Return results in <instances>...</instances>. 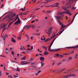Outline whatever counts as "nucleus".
I'll return each mask as SVG.
<instances>
[{
  "instance_id": "79ce46f5",
  "label": "nucleus",
  "mask_w": 78,
  "mask_h": 78,
  "mask_svg": "<svg viewBox=\"0 0 78 78\" xmlns=\"http://www.w3.org/2000/svg\"><path fill=\"white\" fill-rule=\"evenodd\" d=\"M25 7L24 8V9H21V10L22 11H23L24 10H25Z\"/></svg>"
},
{
  "instance_id": "4d7b16f0",
  "label": "nucleus",
  "mask_w": 78,
  "mask_h": 78,
  "mask_svg": "<svg viewBox=\"0 0 78 78\" xmlns=\"http://www.w3.org/2000/svg\"><path fill=\"white\" fill-rule=\"evenodd\" d=\"M20 50H23V48H20Z\"/></svg>"
},
{
  "instance_id": "2eb2a0df",
  "label": "nucleus",
  "mask_w": 78,
  "mask_h": 78,
  "mask_svg": "<svg viewBox=\"0 0 78 78\" xmlns=\"http://www.w3.org/2000/svg\"><path fill=\"white\" fill-rule=\"evenodd\" d=\"M74 52V51L73 50L70 53H68V55H71L72 54H73V53Z\"/></svg>"
},
{
  "instance_id": "dca6fc26",
  "label": "nucleus",
  "mask_w": 78,
  "mask_h": 78,
  "mask_svg": "<svg viewBox=\"0 0 78 78\" xmlns=\"http://www.w3.org/2000/svg\"><path fill=\"white\" fill-rule=\"evenodd\" d=\"M40 59L41 61H43V60H44V58L43 57H41Z\"/></svg>"
},
{
  "instance_id": "aec40b11",
  "label": "nucleus",
  "mask_w": 78,
  "mask_h": 78,
  "mask_svg": "<svg viewBox=\"0 0 78 78\" xmlns=\"http://www.w3.org/2000/svg\"><path fill=\"white\" fill-rule=\"evenodd\" d=\"M53 42H52V43L50 45L49 47V48H51V47L52 45H53Z\"/></svg>"
},
{
  "instance_id": "58836bf2",
  "label": "nucleus",
  "mask_w": 78,
  "mask_h": 78,
  "mask_svg": "<svg viewBox=\"0 0 78 78\" xmlns=\"http://www.w3.org/2000/svg\"><path fill=\"white\" fill-rule=\"evenodd\" d=\"M76 7H73L72 8V9H76Z\"/></svg>"
},
{
  "instance_id": "8fccbe9b",
  "label": "nucleus",
  "mask_w": 78,
  "mask_h": 78,
  "mask_svg": "<svg viewBox=\"0 0 78 78\" xmlns=\"http://www.w3.org/2000/svg\"><path fill=\"white\" fill-rule=\"evenodd\" d=\"M3 27L4 28H5V27H6V24H4L3 26Z\"/></svg>"
},
{
  "instance_id": "6e6552de",
  "label": "nucleus",
  "mask_w": 78,
  "mask_h": 78,
  "mask_svg": "<svg viewBox=\"0 0 78 78\" xmlns=\"http://www.w3.org/2000/svg\"><path fill=\"white\" fill-rule=\"evenodd\" d=\"M30 27H31L30 26H26L24 27L23 29H24L25 28V29H28Z\"/></svg>"
},
{
  "instance_id": "7ed1b4c3",
  "label": "nucleus",
  "mask_w": 78,
  "mask_h": 78,
  "mask_svg": "<svg viewBox=\"0 0 78 78\" xmlns=\"http://www.w3.org/2000/svg\"><path fill=\"white\" fill-rule=\"evenodd\" d=\"M51 48H48V50L49 51H50V52H51L52 51H53V52H54V51H57L61 50V49L60 48L53 49V50H51Z\"/></svg>"
},
{
  "instance_id": "338daca9",
  "label": "nucleus",
  "mask_w": 78,
  "mask_h": 78,
  "mask_svg": "<svg viewBox=\"0 0 78 78\" xmlns=\"http://www.w3.org/2000/svg\"><path fill=\"white\" fill-rule=\"evenodd\" d=\"M65 69H66V68H64L63 69H62V71L63 70H65Z\"/></svg>"
},
{
  "instance_id": "f03ea898",
  "label": "nucleus",
  "mask_w": 78,
  "mask_h": 78,
  "mask_svg": "<svg viewBox=\"0 0 78 78\" xmlns=\"http://www.w3.org/2000/svg\"><path fill=\"white\" fill-rule=\"evenodd\" d=\"M55 17L58 21V23H59V25H62V22L60 21V20H59V19H61V20H62V19H63V16H55Z\"/></svg>"
},
{
  "instance_id": "9b49d317",
  "label": "nucleus",
  "mask_w": 78,
  "mask_h": 78,
  "mask_svg": "<svg viewBox=\"0 0 78 78\" xmlns=\"http://www.w3.org/2000/svg\"><path fill=\"white\" fill-rule=\"evenodd\" d=\"M68 76L69 77H70L71 76H76V75L73 74H72L71 75H69Z\"/></svg>"
},
{
  "instance_id": "f8f14e48",
  "label": "nucleus",
  "mask_w": 78,
  "mask_h": 78,
  "mask_svg": "<svg viewBox=\"0 0 78 78\" xmlns=\"http://www.w3.org/2000/svg\"><path fill=\"white\" fill-rule=\"evenodd\" d=\"M62 9H64V10H67V7L63 6L62 7Z\"/></svg>"
},
{
  "instance_id": "c756f323",
  "label": "nucleus",
  "mask_w": 78,
  "mask_h": 78,
  "mask_svg": "<svg viewBox=\"0 0 78 78\" xmlns=\"http://www.w3.org/2000/svg\"><path fill=\"white\" fill-rule=\"evenodd\" d=\"M56 38H57V37H56L52 41V42H54V41H55V39H56Z\"/></svg>"
},
{
  "instance_id": "4be33fe9",
  "label": "nucleus",
  "mask_w": 78,
  "mask_h": 78,
  "mask_svg": "<svg viewBox=\"0 0 78 78\" xmlns=\"http://www.w3.org/2000/svg\"><path fill=\"white\" fill-rule=\"evenodd\" d=\"M49 40L50 39H49V38L47 39H46L45 41H45V42H48L49 41H50Z\"/></svg>"
},
{
  "instance_id": "393cba45",
  "label": "nucleus",
  "mask_w": 78,
  "mask_h": 78,
  "mask_svg": "<svg viewBox=\"0 0 78 78\" xmlns=\"http://www.w3.org/2000/svg\"><path fill=\"white\" fill-rule=\"evenodd\" d=\"M55 55L57 57H59V54H55Z\"/></svg>"
},
{
  "instance_id": "20e7f679",
  "label": "nucleus",
  "mask_w": 78,
  "mask_h": 78,
  "mask_svg": "<svg viewBox=\"0 0 78 78\" xmlns=\"http://www.w3.org/2000/svg\"><path fill=\"white\" fill-rule=\"evenodd\" d=\"M66 11V12H63L61 13V14H63V13H66L69 15V16H71V15H72V13H70L69 10H67Z\"/></svg>"
},
{
  "instance_id": "0eeeda50",
  "label": "nucleus",
  "mask_w": 78,
  "mask_h": 78,
  "mask_svg": "<svg viewBox=\"0 0 78 78\" xmlns=\"http://www.w3.org/2000/svg\"><path fill=\"white\" fill-rule=\"evenodd\" d=\"M20 22H21L20 20L19 19L15 23V25H16V24H19L20 23Z\"/></svg>"
},
{
  "instance_id": "f3484780",
  "label": "nucleus",
  "mask_w": 78,
  "mask_h": 78,
  "mask_svg": "<svg viewBox=\"0 0 78 78\" xmlns=\"http://www.w3.org/2000/svg\"><path fill=\"white\" fill-rule=\"evenodd\" d=\"M48 52H46V51H44V55H48Z\"/></svg>"
},
{
  "instance_id": "f257e3e1",
  "label": "nucleus",
  "mask_w": 78,
  "mask_h": 78,
  "mask_svg": "<svg viewBox=\"0 0 78 78\" xmlns=\"http://www.w3.org/2000/svg\"><path fill=\"white\" fill-rule=\"evenodd\" d=\"M12 12L9 14V16L7 17V20L9 22H10L12 20H14V17H15L16 16V14L15 13H13L12 15Z\"/></svg>"
},
{
  "instance_id": "4468645a",
  "label": "nucleus",
  "mask_w": 78,
  "mask_h": 78,
  "mask_svg": "<svg viewBox=\"0 0 78 78\" xmlns=\"http://www.w3.org/2000/svg\"><path fill=\"white\" fill-rule=\"evenodd\" d=\"M41 71L38 70L37 73H36L35 75H38V74H39V73H41Z\"/></svg>"
},
{
  "instance_id": "13d9d810",
  "label": "nucleus",
  "mask_w": 78,
  "mask_h": 78,
  "mask_svg": "<svg viewBox=\"0 0 78 78\" xmlns=\"http://www.w3.org/2000/svg\"><path fill=\"white\" fill-rule=\"evenodd\" d=\"M52 29H53V28L51 27L50 29V30L51 31H52Z\"/></svg>"
},
{
  "instance_id": "473e14b6",
  "label": "nucleus",
  "mask_w": 78,
  "mask_h": 78,
  "mask_svg": "<svg viewBox=\"0 0 78 78\" xmlns=\"http://www.w3.org/2000/svg\"><path fill=\"white\" fill-rule=\"evenodd\" d=\"M33 60H34V59L32 58H31L29 60V61H33Z\"/></svg>"
},
{
  "instance_id": "1a4fd4ad",
  "label": "nucleus",
  "mask_w": 78,
  "mask_h": 78,
  "mask_svg": "<svg viewBox=\"0 0 78 78\" xmlns=\"http://www.w3.org/2000/svg\"><path fill=\"white\" fill-rule=\"evenodd\" d=\"M62 30L60 32H59L58 33V34H57L56 36H57V35H60V34H61L63 32V31H64V30H63L62 31Z\"/></svg>"
},
{
  "instance_id": "6e6d98bb",
  "label": "nucleus",
  "mask_w": 78,
  "mask_h": 78,
  "mask_svg": "<svg viewBox=\"0 0 78 78\" xmlns=\"http://www.w3.org/2000/svg\"><path fill=\"white\" fill-rule=\"evenodd\" d=\"M35 22V21H34V20H33V21H31V23H33V22Z\"/></svg>"
},
{
  "instance_id": "de8ad7c7",
  "label": "nucleus",
  "mask_w": 78,
  "mask_h": 78,
  "mask_svg": "<svg viewBox=\"0 0 78 78\" xmlns=\"http://www.w3.org/2000/svg\"><path fill=\"white\" fill-rule=\"evenodd\" d=\"M10 78H13V77H12V76L11 75H10Z\"/></svg>"
},
{
  "instance_id": "3c124183",
  "label": "nucleus",
  "mask_w": 78,
  "mask_h": 78,
  "mask_svg": "<svg viewBox=\"0 0 78 78\" xmlns=\"http://www.w3.org/2000/svg\"><path fill=\"white\" fill-rule=\"evenodd\" d=\"M35 63H36L35 62H33L31 63V65H33V64H35Z\"/></svg>"
},
{
  "instance_id": "bb28decb",
  "label": "nucleus",
  "mask_w": 78,
  "mask_h": 78,
  "mask_svg": "<svg viewBox=\"0 0 78 78\" xmlns=\"http://www.w3.org/2000/svg\"><path fill=\"white\" fill-rule=\"evenodd\" d=\"M12 23V22H11V23H10L9 24V25L8 26V27H9V26H10V25H11V24Z\"/></svg>"
},
{
  "instance_id": "49530a36",
  "label": "nucleus",
  "mask_w": 78,
  "mask_h": 78,
  "mask_svg": "<svg viewBox=\"0 0 78 78\" xmlns=\"http://www.w3.org/2000/svg\"><path fill=\"white\" fill-rule=\"evenodd\" d=\"M5 37H8V35H6V34L5 36Z\"/></svg>"
},
{
  "instance_id": "a878e982",
  "label": "nucleus",
  "mask_w": 78,
  "mask_h": 78,
  "mask_svg": "<svg viewBox=\"0 0 78 78\" xmlns=\"http://www.w3.org/2000/svg\"><path fill=\"white\" fill-rule=\"evenodd\" d=\"M41 66H44V63L43 62H42V61H41Z\"/></svg>"
},
{
  "instance_id": "e2e57ef3",
  "label": "nucleus",
  "mask_w": 78,
  "mask_h": 78,
  "mask_svg": "<svg viewBox=\"0 0 78 78\" xmlns=\"http://www.w3.org/2000/svg\"><path fill=\"white\" fill-rule=\"evenodd\" d=\"M13 48H10V50H12V49Z\"/></svg>"
},
{
  "instance_id": "5701e85b",
  "label": "nucleus",
  "mask_w": 78,
  "mask_h": 78,
  "mask_svg": "<svg viewBox=\"0 0 78 78\" xmlns=\"http://www.w3.org/2000/svg\"><path fill=\"white\" fill-rule=\"evenodd\" d=\"M18 39H19V40H20V39H22V38L21 37V36H20L19 37H17Z\"/></svg>"
},
{
  "instance_id": "4c0bfd02",
  "label": "nucleus",
  "mask_w": 78,
  "mask_h": 78,
  "mask_svg": "<svg viewBox=\"0 0 78 78\" xmlns=\"http://www.w3.org/2000/svg\"><path fill=\"white\" fill-rule=\"evenodd\" d=\"M33 35L34 36H36V35H37V34L36 33H35L33 34Z\"/></svg>"
},
{
  "instance_id": "5fc2aeb1",
  "label": "nucleus",
  "mask_w": 78,
  "mask_h": 78,
  "mask_svg": "<svg viewBox=\"0 0 78 78\" xmlns=\"http://www.w3.org/2000/svg\"><path fill=\"white\" fill-rule=\"evenodd\" d=\"M32 3H35V1L34 2V0H32Z\"/></svg>"
},
{
  "instance_id": "a211bd4d",
  "label": "nucleus",
  "mask_w": 78,
  "mask_h": 78,
  "mask_svg": "<svg viewBox=\"0 0 78 78\" xmlns=\"http://www.w3.org/2000/svg\"><path fill=\"white\" fill-rule=\"evenodd\" d=\"M16 71H17V72H20V69L18 67L17 68V69H16Z\"/></svg>"
},
{
  "instance_id": "bf43d9fd",
  "label": "nucleus",
  "mask_w": 78,
  "mask_h": 78,
  "mask_svg": "<svg viewBox=\"0 0 78 78\" xmlns=\"http://www.w3.org/2000/svg\"><path fill=\"white\" fill-rule=\"evenodd\" d=\"M69 59H72V57H69Z\"/></svg>"
},
{
  "instance_id": "ddd939ff",
  "label": "nucleus",
  "mask_w": 78,
  "mask_h": 78,
  "mask_svg": "<svg viewBox=\"0 0 78 78\" xmlns=\"http://www.w3.org/2000/svg\"><path fill=\"white\" fill-rule=\"evenodd\" d=\"M51 30H49L48 31V34L49 35V36H50V34H51Z\"/></svg>"
},
{
  "instance_id": "0e129e2a",
  "label": "nucleus",
  "mask_w": 78,
  "mask_h": 78,
  "mask_svg": "<svg viewBox=\"0 0 78 78\" xmlns=\"http://www.w3.org/2000/svg\"><path fill=\"white\" fill-rule=\"evenodd\" d=\"M41 41H44V39H43L42 38H41Z\"/></svg>"
},
{
  "instance_id": "9d476101",
  "label": "nucleus",
  "mask_w": 78,
  "mask_h": 78,
  "mask_svg": "<svg viewBox=\"0 0 78 78\" xmlns=\"http://www.w3.org/2000/svg\"><path fill=\"white\" fill-rule=\"evenodd\" d=\"M11 41L12 42H14V43H16V40H15L12 37Z\"/></svg>"
},
{
  "instance_id": "e433bc0d",
  "label": "nucleus",
  "mask_w": 78,
  "mask_h": 78,
  "mask_svg": "<svg viewBox=\"0 0 78 78\" xmlns=\"http://www.w3.org/2000/svg\"><path fill=\"white\" fill-rule=\"evenodd\" d=\"M40 34H41V33L39 32L38 34H37V36H40Z\"/></svg>"
},
{
  "instance_id": "680f3d73",
  "label": "nucleus",
  "mask_w": 78,
  "mask_h": 78,
  "mask_svg": "<svg viewBox=\"0 0 78 78\" xmlns=\"http://www.w3.org/2000/svg\"><path fill=\"white\" fill-rule=\"evenodd\" d=\"M3 5H4V4H3L2 5V6H1V8H2L3 6Z\"/></svg>"
},
{
  "instance_id": "7c9ffc66",
  "label": "nucleus",
  "mask_w": 78,
  "mask_h": 78,
  "mask_svg": "<svg viewBox=\"0 0 78 78\" xmlns=\"http://www.w3.org/2000/svg\"><path fill=\"white\" fill-rule=\"evenodd\" d=\"M3 39L4 40V41H5V39H6V37H5V36H4V37H2Z\"/></svg>"
},
{
  "instance_id": "052dcab7",
  "label": "nucleus",
  "mask_w": 78,
  "mask_h": 78,
  "mask_svg": "<svg viewBox=\"0 0 78 78\" xmlns=\"http://www.w3.org/2000/svg\"><path fill=\"white\" fill-rule=\"evenodd\" d=\"M0 56H2L3 57H6V56H5L2 55H0Z\"/></svg>"
},
{
  "instance_id": "6ab92c4d",
  "label": "nucleus",
  "mask_w": 78,
  "mask_h": 78,
  "mask_svg": "<svg viewBox=\"0 0 78 78\" xmlns=\"http://www.w3.org/2000/svg\"><path fill=\"white\" fill-rule=\"evenodd\" d=\"M26 59V57L25 56H23V58H21V60H25Z\"/></svg>"
},
{
  "instance_id": "37998d69",
  "label": "nucleus",
  "mask_w": 78,
  "mask_h": 78,
  "mask_svg": "<svg viewBox=\"0 0 78 78\" xmlns=\"http://www.w3.org/2000/svg\"><path fill=\"white\" fill-rule=\"evenodd\" d=\"M61 56H63V55H59V56H58L59 58H62Z\"/></svg>"
},
{
  "instance_id": "72a5a7b5",
  "label": "nucleus",
  "mask_w": 78,
  "mask_h": 78,
  "mask_svg": "<svg viewBox=\"0 0 78 78\" xmlns=\"http://www.w3.org/2000/svg\"><path fill=\"white\" fill-rule=\"evenodd\" d=\"M5 30H6V28H4L2 30H3L2 31V33H3V31H4Z\"/></svg>"
},
{
  "instance_id": "39448f33",
  "label": "nucleus",
  "mask_w": 78,
  "mask_h": 78,
  "mask_svg": "<svg viewBox=\"0 0 78 78\" xmlns=\"http://www.w3.org/2000/svg\"><path fill=\"white\" fill-rule=\"evenodd\" d=\"M25 62V61L21 62V65H25V64H29V63H30V62ZM25 62H26V63H25Z\"/></svg>"
},
{
  "instance_id": "c03bdc74",
  "label": "nucleus",
  "mask_w": 78,
  "mask_h": 78,
  "mask_svg": "<svg viewBox=\"0 0 78 78\" xmlns=\"http://www.w3.org/2000/svg\"><path fill=\"white\" fill-rule=\"evenodd\" d=\"M70 2H71L69 0L68 2L67 3V4H70Z\"/></svg>"
},
{
  "instance_id": "774afa93",
  "label": "nucleus",
  "mask_w": 78,
  "mask_h": 78,
  "mask_svg": "<svg viewBox=\"0 0 78 78\" xmlns=\"http://www.w3.org/2000/svg\"><path fill=\"white\" fill-rule=\"evenodd\" d=\"M27 47H30V46L29 45H27Z\"/></svg>"
},
{
  "instance_id": "b1692460",
  "label": "nucleus",
  "mask_w": 78,
  "mask_h": 78,
  "mask_svg": "<svg viewBox=\"0 0 78 78\" xmlns=\"http://www.w3.org/2000/svg\"><path fill=\"white\" fill-rule=\"evenodd\" d=\"M77 56H78V55L76 54L74 58V59H76L77 58Z\"/></svg>"
},
{
  "instance_id": "c85d7f7f",
  "label": "nucleus",
  "mask_w": 78,
  "mask_h": 78,
  "mask_svg": "<svg viewBox=\"0 0 78 78\" xmlns=\"http://www.w3.org/2000/svg\"><path fill=\"white\" fill-rule=\"evenodd\" d=\"M14 78H19V76H16V75H14Z\"/></svg>"
},
{
  "instance_id": "f704fd0d",
  "label": "nucleus",
  "mask_w": 78,
  "mask_h": 78,
  "mask_svg": "<svg viewBox=\"0 0 78 78\" xmlns=\"http://www.w3.org/2000/svg\"><path fill=\"white\" fill-rule=\"evenodd\" d=\"M31 48L30 49L32 50L33 49V46H31Z\"/></svg>"
},
{
  "instance_id": "423d86ee",
  "label": "nucleus",
  "mask_w": 78,
  "mask_h": 78,
  "mask_svg": "<svg viewBox=\"0 0 78 78\" xmlns=\"http://www.w3.org/2000/svg\"><path fill=\"white\" fill-rule=\"evenodd\" d=\"M78 45L76 46L75 47H67L66 48H78Z\"/></svg>"
},
{
  "instance_id": "a19ab883",
  "label": "nucleus",
  "mask_w": 78,
  "mask_h": 78,
  "mask_svg": "<svg viewBox=\"0 0 78 78\" xmlns=\"http://www.w3.org/2000/svg\"><path fill=\"white\" fill-rule=\"evenodd\" d=\"M21 48H23L24 49V50H26V49H25V48H24V47H22V46H21Z\"/></svg>"
},
{
  "instance_id": "412c9836",
  "label": "nucleus",
  "mask_w": 78,
  "mask_h": 78,
  "mask_svg": "<svg viewBox=\"0 0 78 78\" xmlns=\"http://www.w3.org/2000/svg\"><path fill=\"white\" fill-rule=\"evenodd\" d=\"M59 5V4L58 3H56L54 6H57L58 7V5Z\"/></svg>"
},
{
  "instance_id": "864d4df0",
  "label": "nucleus",
  "mask_w": 78,
  "mask_h": 78,
  "mask_svg": "<svg viewBox=\"0 0 78 78\" xmlns=\"http://www.w3.org/2000/svg\"><path fill=\"white\" fill-rule=\"evenodd\" d=\"M39 56V55H38V54H36L35 55L36 57H37V56Z\"/></svg>"
},
{
  "instance_id": "603ef678",
  "label": "nucleus",
  "mask_w": 78,
  "mask_h": 78,
  "mask_svg": "<svg viewBox=\"0 0 78 78\" xmlns=\"http://www.w3.org/2000/svg\"><path fill=\"white\" fill-rule=\"evenodd\" d=\"M16 20H17V18H16V17H15V18L14 21H16Z\"/></svg>"
},
{
  "instance_id": "09e8293b",
  "label": "nucleus",
  "mask_w": 78,
  "mask_h": 78,
  "mask_svg": "<svg viewBox=\"0 0 78 78\" xmlns=\"http://www.w3.org/2000/svg\"><path fill=\"white\" fill-rule=\"evenodd\" d=\"M26 36H27V38H29V36L27 35V34L26 35Z\"/></svg>"
},
{
  "instance_id": "cd10ccee",
  "label": "nucleus",
  "mask_w": 78,
  "mask_h": 78,
  "mask_svg": "<svg viewBox=\"0 0 78 78\" xmlns=\"http://www.w3.org/2000/svg\"><path fill=\"white\" fill-rule=\"evenodd\" d=\"M52 36L53 37H54L55 36H56V34L55 33H54L53 34V35Z\"/></svg>"
},
{
  "instance_id": "c9c22d12",
  "label": "nucleus",
  "mask_w": 78,
  "mask_h": 78,
  "mask_svg": "<svg viewBox=\"0 0 78 78\" xmlns=\"http://www.w3.org/2000/svg\"><path fill=\"white\" fill-rule=\"evenodd\" d=\"M65 27V26H62L61 28H62V29H63V28H64Z\"/></svg>"
},
{
  "instance_id": "a18cd8bd",
  "label": "nucleus",
  "mask_w": 78,
  "mask_h": 78,
  "mask_svg": "<svg viewBox=\"0 0 78 78\" xmlns=\"http://www.w3.org/2000/svg\"><path fill=\"white\" fill-rule=\"evenodd\" d=\"M48 3V2H41V3Z\"/></svg>"
},
{
  "instance_id": "69168bd1",
  "label": "nucleus",
  "mask_w": 78,
  "mask_h": 78,
  "mask_svg": "<svg viewBox=\"0 0 78 78\" xmlns=\"http://www.w3.org/2000/svg\"><path fill=\"white\" fill-rule=\"evenodd\" d=\"M61 64V62H60L59 63H58V65L59 66V65H60V64Z\"/></svg>"
},
{
  "instance_id": "ea45409f",
  "label": "nucleus",
  "mask_w": 78,
  "mask_h": 78,
  "mask_svg": "<svg viewBox=\"0 0 78 78\" xmlns=\"http://www.w3.org/2000/svg\"><path fill=\"white\" fill-rule=\"evenodd\" d=\"M67 77V76L66 75V76H62V77H63V78H66V77Z\"/></svg>"
},
{
  "instance_id": "2f4dec72",
  "label": "nucleus",
  "mask_w": 78,
  "mask_h": 78,
  "mask_svg": "<svg viewBox=\"0 0 78 78\" xmlns=\"http://www.w3.org/2000/svg\"><path fill=\"white\" fill-rule=\"evenodd\" d=\"M12 55H14V52L13 51H12Z\"/></svg>"
}]
</instances>
